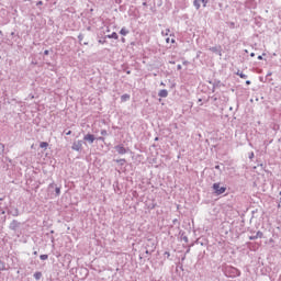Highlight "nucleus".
<instances>
[{
	"instance_id": "obj_41",
	"label": "nucleus",
	"mask_w": 281,
	"mask_h": 281,
	"mask_svg": "<svg viewBox=\"0 0 281 281\" xmlns=\"http://www.w3.org/2000/svg\"><path fill=\"white\" fill-rule=\"evenodd\" d=\"M257 58L258 60H262V55H259Z\"/></svg>"
},
{
	"instance_id": "obj_20",
	"label": "nucleus",
	"mask_w": 281,
	"mask_h": 281,
	"mask_svg": "<svg viewBox=\"0 0 281 281\" xmlns=\"http://www.w3.org/2000/svg\"><path fill=\"white\" fill-rule=\"evenodd\" d=\"M162 36H168L170 34V29H166L161 32Z\"/></svg>"
},
{
	"instance_id": "obj_55",
	"label": "nucleus",
	"mask_w": 281,
	"mask_h": 281,
	"mask_svg": "<svg viewBox=\"0 0 281 281\" xmlns=\"http://www.w3.org/2000/svg\"><path fill=\"white\" fill-rule=\"evenodd\" d=\"M106 32H110V30L108 29Z\"/></svg>"
},
{
	"instance_id": "obj_3",
	"label": "nucleus",
	"mask_w": 281,
	"mask_h": 281,
	"mask_svg": "<svg viewBox=\"0 0 281 281\" xmlns=\"http://www.w3.org/2000/svg\"><path fill=\"white\" fill-rule=\"evenodd\" d=\"M82 140H75L72 143L71 149L76 150L77 153H80V150H82Z\"/></svg>"
},
{
	"instance_id": "obj_56",
	"label": "nucleus",
	"mask_w": 281,
	"mask_h": 281,
	"mask_svg": "<svg viewBox=\"0 0 281 281\" xmlns=\"http://www.w3.org/2000/svg\"><path fill=\"white\" fill-rule=\"evenodd\" d=\"M279 194H280V196H281V191H280V193H279Z\"/></svg>"
},
{
	"instance_id": "obj_51",
	"label": "nucleus",
	"mask_w": 281,
	"mask_h": 281,
	"mask_svg": "<svg viewBox=\"0 0 281 281\" xmlns=\"http://www.w3.org/2000/svg\"><path fill=\"white\" fill-rule=\"evenodd\" d=\"M11 36H14V32L11 33Z\"/></svg>"
},
{
	"instance_id": "obj_22",
	"label": "nucleus",
	"mask_w": 281,
	"mask_h": 281,
	"mask_svg": "<svg viewBox=\"0 0 281 281\" xmlns=\"http://www.w3.org/2000/svg\"><path fill=\"white\" fill-rule=\"evenodd\" d=\"M3 150H5V145L0 143V155H3Z\"/></svg>"
},
{
	"instance_id": "obj_32",
	"label": "nucleus",
	"mask_w": 281,
	"mask_h": 281,
	"mask_svg": "<svg viewBox=\"0 0 281 281\" xmlns=\"http://www.w3.org/2000/svg\"><path fill=\"white\" fill-rule=\"evenodd\" d=\"M97 139H98L99 142H104V137H102V136H99Z\"/></svg>"
},
{
	"instance_id": "obj_33",
	"label": "nucleus",
	"mask_w": 281,
	"mask_h": 281,
	"mask_svg": "<svg viewBox=\"0 0 281 281\" xmlns=\"http://www.w3.org/2000/svg\"><path fill=\"white\" fill-rule=\"evenodd\" d=\"M182 240H183L184 243H188V236H182Z\"/></svg>"
},
{
	"instance_id": "obj_53",
	"label": "nucleus",
	"mask_w": 281,
	"mask_h": 281,
	"mask_svg": "<svg viewBox=\"0 0 281 281\" xmlns=\"http://www.w3.org/2000/svg\"><path fill=\"white\" fill-rule=\"evenodd\" d=\"M2 214H5V211H2Z\"/></svg>"
},
{
	"instance_id": "obj_47",
	"label": "nucleus",
	"mask_w": 281,
	"mask_h": 281,
	"mask_svg": "<svg viewBox=\"0 0 281 281\" xmlns=\"http://www.w3.org/2000/svg\"><path fill=\"white\" fill-rule=\"evenodd\" d=\"M143 5H145V7H146V5H148V3H147V2H143Z\"/></svg>"
},
{
	"instance_id": "obj_54",
	"label": "nucleus",
	"mask_w": 281,
	"mask_h": 281,
	"mask_svg": "<svg viewBox=\"0 0 281 281\" xmlns=\"http://www.w3.org/2000/svg\"><path fill=\"white\" fill-rule=\"evenodd\" d=\"M199 102H202V100H201V99H199Z\"/></svg>"
},
{
	"instance_id": "obj_23",
	"label": "nucleus",
	"mask_w": 281,
	"mask_h": 281,
	"mask_svg": "<svg viewBox=\"0 0 281 281\" xmlns=\"http://www.w3.org/2000/svg\"><path fill=\"white\" fill-rule=\"evenodd\" d=\"M83 38H85V35H83L82 33H80V34L78 35V41H79V43H82Z\"/></svg>"
},
{
	"instance_id": "obj_2",
	"label": "nucleus",
	"mask_w": 281,
	"mask_h": 281,
	"mask_svg": "<svg viewBox=\"0 0 281 281\" xmlns=\"http://www.w3.org/2000/svg\"><path fill=\"white\" fill-rule=\"evenodd\" d=\"M213 190H214V193L218 196L221 194H225L227 188L226 187H221V183H214L213 184Z\"/></svg>"
},
{
	"instance_id": "obj_50",
	"label": "nucleus",
	"mask_w": 281,
	"mask_h": 281,
	"mask_svg": "<svg viewBox=\"0 0 281 281\" xmlns=\"http://www.w3.org/2000/svg\"><path fill=\"white\" fill-rule=\"evenodd\" d=\"M83 45H89V43H88V42H85Z\"/></svg>"
},
{
	"instance_id": "obj_37",
	"label": "nucleus",
	"mask_w": 281,
	"mask_h": 281,
	"mask_svg": "<svg viewBox=\"0 0 281 281\" xmlns=\"http://www.w3.org/2000/svg\"><path fill=\"white\" fill-rule=\"evenodd\" d=\"M36 5H43V1H38Z\"/></svg>"
},
{
	"instance_id": "obj_28",
	"label": "nucleus",
	"mask_w": 281,
	"mask_h": 281,
	"mask_svg": "<svg viewBox=\"0 0 281 281\" xmlns=\"http://www.w3.org/2000/svg\"><path fill=\"white\" fill-rule=\"evenodd\" d=\"M177 69H178V71H181V70L183 69V67L181 66V64H178V65H177Z\"/></svg>"
},
{
	"instance_id": "obj_9",
	"label": "nucleus",
	"mask_w": 281,
	"mask_h": 281,
	"mask_svg": "<svg viewBox=\"0 0 281 281\" xmlns=\"http://www.w3.org/2000/svg\"><path fill=\"white\" fill-rule=\"evenodd\" d=\"M263 234L261 231H258L256 235L249 236V240H258V238H262Z\"/></svg>"
},
{
	"instance_id": "obj_24",
	"label": "nucleus",
	"mask_w": 281,
	"mask_h": 281,
	"mask_svg": "<svg viewBox=\"0 0 281 281\" xmlns=\"http://www.w3.org/2000/svg\"><path fill=\"white\" fill-rule=\"evenodd\" d=\"M47 258H49L48 255H41V256H40V259H41V260H47Z\"/></svg>"
},
{
	"instance_id": "obj_7",
	"label": "nucleus",
	"mask_w": 281,
	"mask_h": 281,
	"mask_svg": "<svg viewBox=\"0 0 281 281\" xmlns=\"http://www.w3.org/2000/svg\"><path fill=\"white\" fill-rule=\"evenodd\" d=\"M55 189V195L60 196V187H57L56 183H50L48 184V190H54Z\"/></svg>"
},
{
	"instance_id": "obj_17",
	"label": "nucleus",
	"mask_w": 281,
	"mask_h": 281,
	"mask_svg": "<svg viewBox=\"0 0 281 281\" xmlns=\"http://www.w3.org/2000/svg\"><path fill=\"white\" fill-rule=\"evenodd\" d=\"M236 76H239V78H243L244 80H247V75L240 72V70H238V71L236 72Z\"/></svg>"
},
{
	"instance_id": "obj_27",
	"label": "nucleus",
	"mask_w": 281,
	"mask_h": 281,
	"mask_svg": "<svg viewBox=\"0 0 281 281\" xmlns=\"http://www.w3.org/2000/svg\"><path fill=\"white\" fill-rule=\"evenodd\" d=\"M101 135L106 136V135H109V133L106 132V130H102Z\"/></svg>"
},
{
	"instance_id": "obj_26",
	"label": "nucleus",
	"mask_w": 281,
	"mask_h": 281,
	"mask_svg": "<svg viewBox=\"0 0 281 281\" xmlns=\"http://www.w3.org/2000/svg\"><path fill=\"white\" fill-rule=\"evenodd\" d=\"M203 3V8H206L207 7V0H200V3Z\"/></svg>"
},
{
	"instance_id": "obj_36",
	"label": "nucleus",
	"mask_w": 281,
	"mask_h": 281,
	"mask_svg": "<svg viewBox=\"0 0 281 281\" xmlns=\"http://www.w3.org/2000/svg\"><path fill=\"white\" fill-rule=\"evenodd\" d=\"M215 170H221V166L216 165Z\"/></svg>"
},
{
	"instance_id": "obj_19",
	"label": "nucleus",
	"mask_w": 281,
	"mask_h": 281,
	"mask_svg": "<svg viewBox=\"0 0 281 281\" xmlns=\"http://www.w3.org/2000/svg\"><path fill=\"white\" fill-rule=\"evenodd\" d=\"M116 164H120V166H124V164H126V159H124V158L117 159Z\"/></svg>"
},
{
	"instance_id": "obj_25",
	"label": "nucleus",
	"mask_w": 281,
	"mask_h": 281,
	"mask_svg": "<svg viewBox=\"0 0 281 281\" xmlns=\"http://www.w3.org/2000/svg\"><path fill=\"white\" fill-rule=\"evenodd\" d=\"M166 43H176V41H175V38H171V40H170V37H167V38H166Z\"/></svg>"
},
{
	"instance_id": "obj_45",
	"label": "nucleus",
	"mask_w": 281,
	"mask_h": 281,
	"mask_svg": "<svg viewBox=\"0 0 281 281\" xmlns=\"http://www.w3.org/2000/svg\"><path fill=\"white\" fill-rule=\"evenodd\" d=\"M66 135H71V131L66 132Z\"/></svg>"
},
{
	"instance_id": "obj_38",
	"label": "nucleus",
	"mask_w": 281,
	"mask_h": 281,
	"mask_svg": "<svg viewBox=\"0 0 281 281\" xmlns=\"http://www.w3.org/2000/svg\"><path fill=\"white\" fill-rule=\"evenodd\" d=\"M249 159H254V153L249 155Z\"/></svg>"
},
{
	"instance_id": "obj_1",
	"label": "nucleus",
	"mask_w": 281,
	"mask_h": 281,
	"mask_svg": "<svg viewBox=\"0 0 281 281\" xmlns=\"http://www.w3.org/2000/svg\"><path fill=\"white\" fill-rule=\"evenodd\" d=\"M224 274L226 276V278H240V270L229 266L225 268Z\"/></svg>"
},
{
	"instance_id": "obj_4",
	"label": "nucleus",
	"mask_w": 281,
	"mask_h": 281,
	"mask_svg": "<svg viewBox=\"0 0 281 281\" xmlns=\"http://www.w3.org/2000/svg\"><path fill=\"white\" fill-rule=\"evenodd\" d=\"M19 227H21V222L13 220L10 224H9V229H11V232H16V229H19Z\"/></svg>"
},
{
	"instance_id": "obj_57",
	"label": "nucleus",
	"mask_w": 281,
	"mask_h": 281,
	"mask_svg": "<svg viewBox=\"0 0 281 281\" xmlns=\"http://www.w3.org/2000/svg\"><path fill=\"white\" fill-rule=\"evenodd\" d=\"M280 203H281V198H280Z\"/></svg>"
},
{
	"instance_id": "obj_18",
	"label": "nucleus",
	"mask_w": 281,
	"mask_h": 281,
	"mask_svg": "<svg viewBox=\"0 0 281 281\" xmlns=\"http://www.w3.org/2000/svg\"><path fill=\"white\" fill-rule=\"evenodd\" d=\"M47 146H49V143L47 142L40 143V148H47Z\"/></svg>"
},
{
	"instance_id": "obj_16",
	"label": "nucleus",
	"mask_w": 281,
	"mask_h": 281,
	"mask_svg": "<svg viewBox=\"0 0 281 281\" xmlns=\"http://www.w3.org/2000/svg\"><path fill=\"white\" fill-rule=\"evenodd\" d=\"M122 102H127V100H131V94H123L121 97Z\"/></svg>"
},
{
	"instance_id": "obj_5",
	"label": "nucleus",
	"mask_w": 281,
	"mask_h": 281,
	"mask_svg": "<svg viewBox=\"0 0 281 281\" xmlns=\"http://www.w3.org/2000/svg\"><path fill=\"white\" fill-rule=\"evenodd\" d=\"M114 149L119 155H126V153H128V149L124 148L123 144L114 146Z\"/></svg>"
},
{
	"instance_id": "obj_12",
	"label": "nucleus",
	"mask_w": 281,
	"mask_h": 281,
	"mask_svg": "<svg viewBox=\"0 0 281 281\" xmlns=\"http://www.w3.org/2000/svg\"><path fill=\"white\" fill-rule=\"evenodd\" d=\"M104 38H114V41H117V38H120V36L117 35L116 32H113V33L110 34V35H105Z\"/></svg>"
},
{
	"instance_id": "obj_52",
	"label": "nucleus",
	"mask_w": 281,
	"mask_h": 281,
	"mask_svg": "<svg viewBox=\"0 0 281 281\" xmlns=\"http://www.w3.org/2000/svg\"><path fill=\"white\" fill-rule=\"evenodd\" d=\"M171 65H175V61H170Z\"/></svg>"
},
{
	"instance_id": "obj_29",
	"label": "nucleus",
	"mask_w": 281,
	"mask_h": 281,
	"mask_svg": "<svg viewBox=\"0 0 281 281\" xmlns=\"http://www.w3.org/2000/svg\"><path fill=\"white\" fill-rule=\"evenodd\" d=\"M99 43H100L101 45H104V43H106V40H99Z\"/></svg>"
},
{
	"instance_id": "obj_8",
	"label": "nucleus",
	"mask_w": 281,
	"mask_h": 281,
	"mask_svg": "<svg viewBox=\"0 0 281 281\" xmlns=\"http://www.w3.org/2000/svg\"><path fill=\"white\" fill-rule=\"evenodd\" d=\"M83 140L93 144L95 142V136L93 134H87L83 136Z\"/></svg>"
},
{
	"instance_id": "obj_49",
	"label": "nucleus",
	"mask_w": 281,
	"mask_h": 281,
	"mask_svg": "<svg viewBox=\"0 0 281 281\" xmlns=\"http://www.w3.org/2000/svg\"><path fill=\"white\" fill-rule=\"evenodd\" d=\"M158 140H159V137H156V138H155V142H158Z\"/></svg>"
},
{
	"instance_id": "obj_6",
	"label": "nucleus",
	"mask_w": 281,
	"mask_h": 281,
	"mask_svg": "<svg viewBox=\"0 0 281 281\" xmlns=\"http://www.w3.org/2000/svg\"><path fill=\"white\" fill-rule=\"evenodd\" d=\"M210 52L216 54L217 56H223V47L221 46H213L209 48Z\"/></svg>"
},
{
	"instance_id": "obj_43",
	"label": "nucleus",
	"mask_w": 281,
	"mask_h": 281,
	"mask_svg": "<svg viewBox=\"0 0 281 281\" xmlns=\"http://www.w3.org/2000/svg\"><path fill=\"white\" fill-rule=\"evenodd\" d=\"M254 56H256V54H255V53H251V54H250V57L254 58Z\"/></svg>"
},
{
	"instance_id": "obj_39",
	"label": "nucleus",
	"mask_w": 281,
	"mask_h": 281,
	"mask_svg": "<svg viewBox=\"0 0 281 281\" xmlns=\"http://www.w3.org/2000/svg\"><path fill=\"white\" fill-rule=\"evenodd\" d=\"M177 223H179V220L175 218L173 220V225L177 224Z\"/></svg>"
},
{
	"instance_id": "obj_30",
	"label": "nucleus",
	"mask_w": 281,
	"mask_h": 281,
	"mask_svg": "<svg viewBox=\"0 0 281 281\" xmlns=\"http://www.w3.org/2000/svg\"><path fill=\"white\" fill-rule=\"evenodd\" d=\"M213 85H215V88L220 87L221 86V81H215Z\"/></svg>"
},
{
	"instance_id": "obj_46",
	"label": "nucleus",
	"mask_w": 281,
	"mask_h": 281,
	"mask_svg": "<svg viewBox=\"0 0 281 281\" xmlns=\"http://www.w3.org/2000/svg\"><path fill=\"white\" fill-rule=\"evenodd\" d=\"M272 74H273V72H268V74H267V77L272 76Z\"/></svg>"
},
{
	"instance_id": "obj_10",
	"label": "nucleus",
	"mask_w": 281,
	"mask_h": 281,
	"mask_svg": "<svg viewBox=\"0 0 281 281\" xmlns=\"http://www.w3.org/2000/svg\"><path fill=\"white\" fill-rule=\"evenodd\" d=\"M7 213L11 214V216H14V217L19 216V214H20L19 210L16 207L13 210H8Z\"/></svg>"
},
{
	"instance_id": "obj_15",
	"label": "nucleus",
	"mask_w": 281,
	"mask_h": 281,
	"mask_svg": "<svg viewBox=\"0 0 281 281\" xmlns=\"http://www.w3.org/2000/svg\"><path fill=\"white\" fill-rule=\"evenodd\" d=\"M193 5H194V8H195L196 10H200V8H201V0H194V1H193Z\"/></svg>"
},
{
	"instance_id": "obj_11",
	"label": "nucleus",
	"mask_w": 281,
	"mask_h": 281,
	"mask_svg": "<svg viewBox=\"0 0 281 281\" xmlns=\"http://www.w3.org/2000/svg\"><path fill=\"white\" fill-rule=\"evenodd\" d=\"M159 98H168V90L162 89L158 92Z\"/></svg>"
},
{
	"instance_id": "obj_14",
	"label": "nucleus",
	"mask_w": 281,
	"mask_h": 281,
	"mask_svg": "<svg viewBox=\"0 0 281 281\" xmlns=\"http://www.w3.org/2000/svg\"><path fill=\"white\" fill-rule=\"evenodd\" d=\"M120 34H121V36H126L127 34H130V31L126 27H122L120 31Z\"/></svg>"
},
{
	"instance_id": "obj_35",
	"label": "nucleus",
	"mask_w": 281,
	"mask_h": 281,
	"mask_svg": "<svg viewBox=\"0 0 281 281\" xmlns=\"http://www.w3.org/2000/svg\"><path fill=\"white\" fill-rule=\"evenodd\" d=\"M165 256H167V258H170V252H169V251H166V252H165Z\"/></svg>"
},
{
	"instance_id": "obj_42",
	"label": "nucleus",
	"mask_w": 281,
	"mask_h": 281,
	"mask_svg": "<svg viewBox=\"0 0 281 281\" xmlns=\"http://www.w3.org/2000/svg\"><path fill=\"white\" fill-rule=\"evenodd\" d=\"M33 255H34V256H38V251L35 250V251L33 252Z\"/></svg>"
},
{
	"instance_id": "obj_58",
	"label": "nucleus",
	"mask_w": 281,
	"mask_h": 281,
	"mask_svg": "<svg viewBox=\"0 0 281 281\" xmlns=\"http://www.w3.org/2000/svg\"><path fill=\"white\" fill-rule=\"evenodd\" d=\"M278 207H280V204L278 205Z\"/></svg>"
},
{
	"instance_id": "obj_34",
	"label": "nucleus",
	"mask_w": 281,
	"mask_h": 281,
	"mask_svg": "<svg viewBox=\"0 0 281 281\" xmlns=\"http://www.w3.org/2000/svg\"><path fill=\"white\" fill-rule=\"evenodd\" d=\"M44 56H49V50H44Z\"/></svg>"
},
{
	"instance_id": "obj_44",
	"label": "nucleus",
	"mask_w": 281,
	"mask_h": 281,
	"mask_svg": "<svg viewBox=\"0 0 281 281\" xmlns=\"http://www.w3.org/2000/svg\"><path fill=\"white\" fill-rule=\"evenodd\" d=\"M246 85H251V81H250V80H247V81H246Z\"/></svg>"
},
{
	"instance_id": "obj_13",
	"label": "nucleus",
	"mask_w": 281,
	"mask_h": 281,
	"mask_svg": "<svg viewBox=\"0 0 281 281\" xmlns=\"http://www.w3.org/2000/svg\"><path fill=\"white\" fill-rule=\"evenodd\" d=\"M33 278H34L35 280H41V279L43 278V272H41V271L35 272V273L33 274Z\"/></svg>"
},
{
	"instance_id": "obj_31",
	"label": "nucleus",
	"mask_w": 281,
	"mask_h": 281,
	"mask_svg": "<svg viewBox=\"0 0 281 281\" xmlns=\"http://www.w3.org/2000/svg\"><path fill=\"white\" fill-rule=\"evenodd\" d=\"M216 91V83H213L212 92Z\"/></svg>"
},
{
	"instance_id": "obj_21",
	"label": "nucleus",
	"mask_w": 281,
	"mask_h": 281,
	"mask_svg": "<svg viewBox=\"0 0 281 281\" xmlns=\"http://www.w3.org/2000/svg\"><path fill=\"white\" fill-rule=\"evenodd\" d=\"M0 271H5V262L0 261Z\"/></svg>"
},
{
	"instance_id": "obj_40",
	"label": "nucleus",
	"mask_w": 281,
	"mask_h": 281,
	"mask_svg": "<svg viewBox=\"0 0 281 281\" xmlns=\"http://www.w3.org/2000/svg\"><path fill=\"white\" fill-rule=\"evenodd\" d=\"M122 43H126V38L122 37L121 38Z\"/></svg>"
},
{
	"instance_id": "obj_48",
	"label": "nucleus",
	"mask_w": 281,
	"mask_h": 281,
	"mask_svg": "<svg viewBox=\"0 0 281 281\" xmlns=\"http://www.w3.org/2000/svg\"><path fill=\"white\" fill-rule=\"evenodd\" d=\"M126 74H127V75H131V70H127Z\"/></svg>"
}]
</instances>
